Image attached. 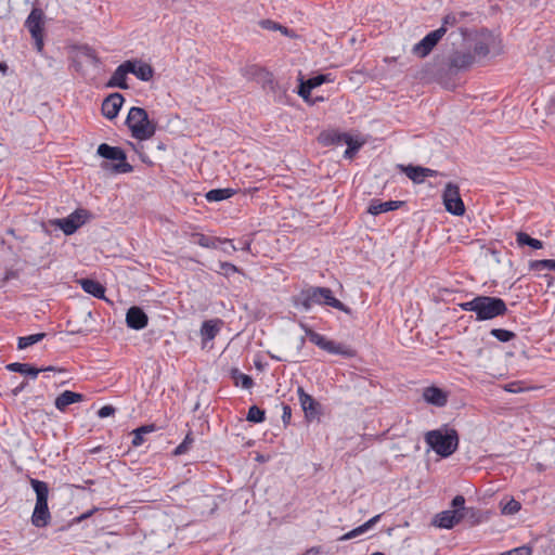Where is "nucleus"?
Segmentation results:
<instances>
[{
    "instance_id": "32",
    "label": "nucleus",
    "mask_w": 555,
    "mask_h": 555,
    "mask_svg": "<svg viewBox=\"0 0 555 555\" xmlns=\"http://www.w3.org/2000/svg\"><path fill=\"white\" fill-rule=\"evenodd\" d=\"M501 513L503 515H514L519 512L521 505L515 499H506L500 502Z\"/></svg>"
},
{
    "instance_id": "13",
    "label": "nucleus",
    "mask_w": 555,
    "mask_h": 555,
    "mask_svg": "<svg viewBox=\"0 0 555 555\" xmlns=\"http://www.w3.org/2000/svg\"><path fill=\"white\" fill-rule=\"evenodd\" d=\"M299 403L305 412L307 420H313L319 415L320 404L304 388L297 389Z\"/></svg>"
},
{
    "instance_id": "25",
    "label": "nucleus",
    "mask_w": 555,
    "mask_h": 555,
    "mask_svg": "<svg viewBox=\"0 0 555 555\" xmlns=\"http://www.w3.org/2000/svg\"><path fill=\"white\" fill-rule=\"evenodd\" d=\"M474 62V56L469 52H455L450 61L452 67L465 69Z\"/></svg>"
},
{
    "instance_id": "4",
    "label": "nucleus",
    "mask_w": 555,
    "mask_h": 555,
    "mask_svg": "<svg viewBox=\"0 0 555 555\" xmlns=\"http://www.w3.org/2000/svg\"><path fill=\"white\" fill-rule=\"evenodd\" d=\"M31 488L36 493V504L31 515V524L37 528L47 527L51 520V514L48 507L49 487L47 482L30 479Z\"/></svg>"
},
{
    "instance_id": "39",
    "label": "nucleus",
    "mask_w": 555,
    "mask_h": 555,
    "mask_svg": "<svg viewBox=\"0 0 555 555\" xmlns=\"http://www.w3.org/2000/svg\"><path fill=\"white\" fill-rule=\"evenodd\" d=\"M490 334L498 340L503 343H507L515 337V334L513 332L503 328H493L491 330Z\"/></svg>"
},
{
    "instance_id": "31",
    "label": "nucleus",
    "mask_w": 555,
    "mask_h": 555,
    "mask_svg": "<svg viewBox=\"0 0 555 555\" xmlns=\"http://www.w3.org/2000/svg\"><path fill=\"white\" fill-rule=\"evenodd\" d=\"M516 242L519 246L528 245L534 249H541L543 247L542 241L532 238L525 232H518L516 234Z\"/></svg>"
},
{
    "instance_id": "5",
    "label": "nucleus",
    "mask_w": 555,
    "mask_h": 555,
    "mask_svg": "<svg viewBox=\"0 0 555 555\" xmlns=\"http://www.w3.org/2000/svg\"><path fill=\"white\" fill-rule=\"evenodd\" d=\"M126 124L132 137L141 141L152 138L156 130L155 125L149 119L146 111L141 107L130 108Z\"/></svg>"
},
{
    "instance_id": "35",
    "label": "nucleus",
    "mask_w": 555,
    "mask_h": 555,
    "mask_svg": "<svg viewBox=\"0 0 555 555\" xmlns=\"http://www.w3.org/2000/svg\"><path fill=\"white\" fill-rule=\"evenodd\" d=\"M44 336H46L44 333H37V334H31L28 336L20 337L17 347H18V349H26V348L39 343L40 340H42Z\"/></svg>"
},
{
    "instance_id": "19",
    "label": "nucleus",
    "mask_w": 555,
    "mask_h": 555,
    "mask_svg": "<svg viewBox=\"0 0 555 555\" xmlns=\"http://www.w3.org/2000/svg\"><path fill=\"white\" fill-rule=\"evenodd\" d=\"M328 81H332L330 75H323V74L311 77L305 81L301 80L298 93L301 98L307 100L309 98L312 89L321 86L324 82H328Z\"/></svg>"
},
{
    "instance_id": "1",
    "label": "nucleus",
    "mask_w": 555,
    "mask_h": 555,
    "mask_svg": "<svg viewBox=\"0 0 555 555\" xmlns=\"http://www.w3.org/2000/svg\"><path fill=\"white\" fill-rule=\"evenodd\" d=\"M463 311L476 313L477 321L491 320L504 315L507 311L503 299L490 296H476L472 300L459 304Z\"/></svg>"
},
{
    "instance_id": "7",
    "label": "nucleus",
    "mask_w": 555,
    "mask_h": 555,
    "mask_svg": "<svg viewBox=\"0 0 555 555\" xmlns=\"http://www.w3.org/2000/svg\"><path fill=\"white\" fill-rule=\"evenodd\" d=\"M300 326L305 331L309 340L322 350L332 354H340L345 357L353 356V351L348 346L330 340L325 336L312 331L305 324H300Z\"/></svg>"
},
{
    "instance_id": "17",
    "label": "nucleus",
    "mask_w": 555,
    "mask_h": 555,
    "mask_svg": "<svg viewBox=\"0 0 555 555\" xmlns=\"http://www.w3.org/2000/svg\"><path fill=\"white\" fill-rule=\"evenodd\" d=\"M423 398L427 403L441 408L448 402V392L441 388L430 386L424 389Z\"/></svg>"
},
{
    "instance_id": "37",
    "label": "nucleus",
    "mask_w": 555,
    "mask_h": 555,
    "mask_svg": "<svg viewBox=\"0 0 555 555\" xmlns=\"http://www.w3.org/2000/svg\"><path fill=\"white\" fill-rule=\"evenodd\" d=\"M529 267L533 271H542V270L555 271V260L554 259L533 260L530 262Z\"/></svg>"
},
{
    "instance_id": "6",
    "label": "nucleus",
    "mask_w": 555,
    "mask_h": 555,
    "mask_svg": "<svg viewBox=\"0 0 555 555\" xmlns=\"http://www.w3.org/2000/svg\"><path fill=\"white\" fill-rule=\"evenodd\" d=\"M98 154L105 159L117 162L112 166H109L107 163L103 164V169H112L114 172L118 173H126L132 170V166L126 162V154L120 147L102 143L98 147Z\"/></svg>"
},
{
    "instance_id": "38",
    "label": "nucleus",
    "mask_w": 555,
    "mask_h": 555,
    "mask_svg": "<svg viewBox=\"0 0 555 555\" xmlns=\"http://www.w3.org/2000/svg\"><path fill=\"white\" fill-rule=\"evenodd\" d=\"M247 421L253 423H261L264 421V411L256 405L249 408L247 413Z\"/></svg>"
},
{
    "instance_id": "44",
    "label": "nucleus",
    "mask_w": 555,
    "mask_h": 555,
    "mask_svg": "<svg viewBox=\"0 0 555 555\" xmlns=\"http://www.w3.org/2000/svg\"><path fill=\"white\" fill-rule=\"evenodd\" d=\"M219 245H221L220 248L222 249V251L228 255H231L236 250V247L233 245L232 241L228 240V238H224V240L219 238L218 246Z\"/></svg>"
},
{
    "instance_id": "48",
    "label": "nucleus",
    "mask_w": 555,
    "mask_h": 555,
    "mask_svg": "<svg viewBox=\"0 0 555 555\" xmlns=\"http://www.w3.org/2000/svg\"><path fill=\"white\" fill-rule=\"evenodd\" d=\"M115 413V409L112 405H104L98 411V416L101 418L108 417Z\"/></svg>"
},
{
    "instance_id": "8",
    "label": "nucleus",
    "mask_w": 555,
    "mask_h": 555,
    "mask_svg": "<svg viewBox=\"0 0 555 555\" xmlns=\"http://www.w3.org/2000/svg\"><path fill=\"white\" fill-rule=\"evenodd\" d=\"M443 205L446 210L454 216H463L465 212V205L460 195V189L454 183H447L442 194Z\"/></svg>"
},
{
    "instance_id": "56",
    "label": "nucleus",
    "mask_w": 555,
    "mask_h": 555,
    "mask_svg": "<svg viewBox=\"0 0 555 555\" xmlns=\"http://www.w3.org/2000/svg\"><path fill=\"white\" fill-rule=\"evenodd\" d=\"M7 70H8V66H7V64H5V63L0 62V73H1L2 75H5Z\"/></svg>"
},
{
    "instance_id": "46",
    "label": "nucleus",
    "mask_w": 555,
    "mask_h": 555,
    "mask_svg": "<svg viewBox=\"0 0 555 555\" xmlns=\"http://www.w3.org/2000/svg\"><path fill=\"white\" fill-rule=\"evenodd\" d=\"M464 504H465L464 496L463 495H456L452 500L451 506H452V509H456V511L462 512V509L464 508Z\"/></svg>"
},
{
    "instance_id": "24",
    "label": "nucleus",
    "mask_w": 555,
    "mask_h": 555,
    "mask_svg": "<svg viewBox=\"0 0 555 555\" xmlns=\"http://www.w3.org/2000/svg\"><path fill=\"white\" fill-rule=\"evenodd\" d=\"M79 284L86 293L96 298H104L105 288L98 281L91 279H81L79 280Z\"/></svg>"
},
{
    "instance_id": "50",
    "label": "nucleus",
    "mask_w": 555,
    "mask_h": 555,
    "mask_svg": "<svg viewBox=\"0 0 555 555\" xmlns=\"http://www.w3.org/2000/svg\"><path fill=\"white\" fill-rule=\"evenodd\" d=\"M422 171L424 172V177L425 178L438 176V172L436 170L430 169V168L423 167Z\"/></svg>"
},
{
    "instance_id": "47",
    "label": "nucleus",
    "mask_w": 555,
    "mask_h": 555,
    "mask_svg": "<svg viewBox=\"0 0 555 555\" xmlns=\"http://www.w3.org/2000/svg\"><path fill=\"white\" fill-rule=\"evenodd\" d=\"M502 555H531V550L527 546H520Z\"/></svg>"
},
{
    "instance_id": "16",
    "label": "nucleus",
    "mask_w": 555,
    "mask_h": 555,
    "mask_svg": "<svg viewBox=\"0 0 555 555\" xmlns=\"http://www.w3.org/2000/svg\"><path fill=\"white\" fill-rule=\"evenodd\" d=\"M223 322L220 319H212L203 322L201 326V337L203 348L207 346V343L212 340L220 332Z\"/></svg>"
},
{
    "instance_id": "42",
    "label": "nucleus",
    "mask_w": 555,
    "mask_h": 555,
    "mask_svg": "<svg viewBox=\"0 0 555 555\" xmlns=\"http://www.w3.org/2000/svg\"><path fill=\"white\" fill-rule=\"evenodd\" d=\"M240 272L238 268L230 262H220V271L219 273L223 274L224 276L229 278L232 274Z\"/></svg>"
},
{
    "instance_id": "29",
    "label": "nucleus",
    "mask_w": 555,
    "mask_h": 555,
    "mask_svg": "<svg viewBox=\"0 0 555 555\" xmlns=\"http://www.w3.org/2000/svg\"><path fill=\"white\" fill-rule=\"evenodd\" d=\"M235 194L232 189H214L206 193L205 197L208 202H220L228 199Z\"/></svg>"
},
{
    "instance_id": "28",
    "label": "nucleus",
    "mask_w": 555,
    "mask_h": 555,
    "mask_svg": "<svg viewBox=\"0 0 555 555\" xmlns=\"http://www.w3.org/2000/svg\"><path fill=\"white\" fill-rule=\"evenodd\" d=\"M400 170L406 175L414 183H422L425 180L423 167L421 166H399Z\"/></svg>"
},
{
    "instance_id": "57",
    "label": "nucleus",
    "mask_w": 555,
    "mask_h": 555,
    "mask_svg": "<svg viewBox=\"0 0 555 555\" xmlns=\"http://www.w3.org/2000/svg\"><path fill=\"white\" fill-rule=\"evenodd\" d=\"M41 370V372H54L56 369L54 366H47L42 367Z\"/></svg>"
},
{
    "instance_id": "22",
    "label": "nucleus",
    "mask_w": 555,
    "mask_h": 555,
    "mask_svg": "<svg viewBox=\"0 0 555 555\" xmlns=\"http://www.w3.org/2000/svg\"><path fill=\"white\" fill-rule=\"evenodd\" d=\"M402 205H403V202H401V201H388V202L373 201V202H371L367 211L371 215L376 216L382 212L396 210L399 207H401Z\"/></svg>"
},
{
    "instance_id": "40",
    "label": "nucleus",
    "mask_w": 555,
    "mask_h": 555,
    "mask_svg": "<svg viewBox=\"0 0 555 555\" xmlns=\"http://www.w3.org/2000/svg\"><path fill=\"white\" fill-rule=\"evenodd\" d=\"M260 26H261L262 28L270 29V30H280V31H281V33H283L285 36H291L289 30H288L286 27H284V26H282V25H280V24H278V23H275V22H273V21H270V20H263V21H261V22H260Z\"/></svg>"
},
{
    "instance_id": "20",
    "label": "nucleus",
    "mask_w": 555,
    "mask_h": 555,
    "mask_svg": "<svg viewBox=\"0 0 555 555\" xmlns=\"http://www.w3.org/2000/svg\"><path fill=\"white\" fill-rule=\"evenodd\" d=\"M128 62V70L130 74H133L138 79L142 81H149L153 77V68L151 65L143 63L141 61H127Z\"/></svg>"
},
{
    "instance_id": "45",
    "label": "nucleus",
    "mask_w": 555,
    "mask_h": 555,
    "mask_svg": "<svg viewBox=\"0 0 555 555\" xmlns=\"http://www.w3.org/2000/svg\"><path fill=\"white\" fill-rule=\"evenodd\" d=\"M192 443L193 438L190 435H186L184 440L176 448L175 454L179 455L185 453Z\"/></svg>"
},
{
    "instance_id": "49",
    "label": "nucleus",
    "mask_w": 555,
    "mask_h": 555,
    "mask_svg": "<svg viewBox=\"0 0 555 555\" xmlns=\"http://www.w3.org/2000/svg\"><path fill=\"white\" fill-rule=\"evenodd\" d=\"M143 443V434H141L139 430L133 431V439L132 444L135 447H139Z\"/></svg>"
},
{
    "instance_id": "33",
    "label": "nucleus",
    "mask_w": 555,
    "mask_h": 555,
    "mask_svg": "<svg viewBox=\"0 0 555 555\" xmlns=\"http://www.w3.org/2000/svg\"><path fill=\"white\" fill-rule=\"evenodd\" d=\"M194 243L205 248H218V237L206 236L201 233H194L192 235Z\"/></svg>"
},
{
    "instance_id": "14",
    "label": "nucleus",
    "mask_w": 555,
    "mask_h": 555,
    "mask_svg": "<svg viewBox=\"0 0 555 555\" xmlns=\"http://www.w3.org/2000/svg\"><path fill=\"white\" fill-rule=\"evenodd\" d=\"M149 318L146 313L137 306H133L128 309L126 314V323L127 326L132 330H142L147 325Z\"/></svg>"
},
{
    "instance_id": "27",
    "label": "nucleus",
    "mask_w": 555,
    "mask_h": 555,
    "mask_svg": "<svg viewBox=\"0 0 555 555\" xmlns=\"http://www.w3.org/2000/svg\"><path fill=\"white\" fill-rule=\"evenodd\" d=\"M76 61L79 64H88L95 66L99 63V59L95 52L90 48H82L76 54Z\"/></svg>"
},
{
    "instance_id": "2",
    "label": "nucleus",
    "mask_w": 555,
    "mask_h": 555,
    "mask_svg": "<svg viewBox=\"0 0 555 555\" xmlns=\"http://www.w3.org/2000/svg\"><path fill=\"white\" fill-rule=\"evenodd\" d=\"M296 306L304 310H310L314 305H326L337 310L348 312V308L333 296V292L327 287L311 286L302 289L295 300Z\"/></svg>"
},
{
    "instance_id": "52",
    "label": "nucleus",
    "mask_w": 555,
    "mask_h": 555,
    "mask_svg": "<svg viewBox=\"0 0 555 555\" xmlns=\"http://www.w3.org/2000/svg\"><path fill=\"white\" fill-rule=\"evenodd\" d=\"M505 390L508 391V392H514L515 393V392H518L520 390V388L516 387L515 384H507L505 386Z\"/></svg>"
},
{
    "instance_id": "53",
    "label": "nucleus",
    "mask_w": 555,
    "mask_h": 555,
    "mask_svg": "<svg viewBox=\"0 0 555 555\" xmlns=\"http://www.w3.org/2000/svg\"><path fill=\"white\" fill-rule=\"evenodd\" d=\"M137 430H139L141 434H147V433H151L153 430V426H142L140 428H138Z\"/></svg>"
},
{
    "instance_id": "9",
    "label": "nucleus",
    "mask_w": 555,
    "mask_h": 555,
    "mask_svg": "<svg viewBox=\"0 0 555 555\" xmlns=\"http://www.w3.org/2000/svg\"><path fill=\"white\" fill-rule=\"evenodd\" d=\"M44 24V13L39 8H34L26 18L25 26L35 40L36 48L41 51L43 48L42 30Z\"/></svg>"
},
{
    "instance_id": "10",
    "label": "nucleus",
    "mask_w": 555,
    "mask_h": 555,
    "mask_svg": "<svg viewBox=\"0 0 555 555\" xmlns=\"http://www.w3.org/2000/svg\"><path fill=\"white\" fill-rule=\"evenodd\" d=\"M88 212L86 210L78 209L66 218L55 219L53 224L60 228L66 235H70L86 222Z\"/></svg>"
},
{
    "instance_id": "23",
    "label": "nucleus",
    "mask_w": 555,
    "mask_h": 555,
    "mask_svg": "<svg viewBox=\"0 0 555 555\" xmlns=\"http://www.w3.org/2000/svg\"><path fill=\"white\" fill-rule=\"evenodd\" d=\"M380 514L379 515H376L374 517H372L371 519H369L367 521H365L363 525L350 530L349 532L345 533L344 535H341L339 538L340 541H348V540H351L353 538H357L363 533H365L366 531H369L370 529H372L377 522L378 520L380 519Z\"/></svg>"
},
{
    "instance_id": "15",
    "label": "nucleus",
    "mask_w": 555,
    "mask_h": 555,
    "mask_svg": "<svg viewBox=\"0 0 555 555\" xmlns=\"http://www.w3.org/2000/svg\"><path fill=\"white\" fill-rule=\"evenodd\" d=\"M124 96L120 93L109 94L102 103V113L108 119H114L124 103Z\"/></svg>"
},
{
    "instance_id": "12",
    "label": "nucleus",
    "mask_w": 555,
    "mask_h": 555,
    "mask_svg": "<svg viewBox=\"0 0 555 555\" xmlns=\"http://www.w3.org/2000/svg\"><path fill=\"white\" fill-rule=\"evenodd\" d=\"M463 512L456 509H448L437 514L433 520V525L442 529H451L457 525L463 519Z\"/></svg>"
},
{
    "instance_id": "54",
    "label": "nucleus",
    "mask_w": 555,
    "mask_h": 555,
    "mask_svg": "<svg viewBox=\"0 0 555 555\" xmlns=\"http://www.w3.org/2000/svg\"><path fill=\"white\" fill-rule=\"evenodd\" d=\"M91 514H92V511H90V512H88V513H85V514L80 515L79 517H77V518H76V520H77L78 522H80L81 520H83V519L88 518Z\"/></svg>"
},
{
    "instance_id": "41",
    "label": "nucleus",
    "mask_w": 555,
    "mask_h": 555,
    "mask_svg": "<svg viewBox=\"0 0 555 555\" xmlns=\"http://www.w3.org/2000/svg\"><path fill=\"white\" fill-rule=\"evenodd\" d=\"M335 134H340V133L336 132V131L323 133V134H321V140L325 144H343L344 139H338Z\"/></svg>"
},
{
    "instance_id": "30",
    "label": "nucleus",
    "mask_w": 555,
    "mask_h": 555,
    "mask_svg": "<svg viewBox=\"0 0 555 555\" xmlns=\"http://www.w3.org/2000/svg\"><path fill=\"white\" fill-rule=\"evenodd\" d=\"M338 139H344V144H347L348 147L344 153L346 158H351L356 152L361 147L362 142L354 140L349 134H335Z\"/></svg>"
},
{
    "instance_id": "55",
    "label": "nucleus",
    "mask_w": 555,
    "mask_h": 555,
    "mask_svg": "<svg viewBox=\"0 0 555 555\" xmlns=\"http://www.w3.org/2000/svg\"><path fill=\"white\" fill-rule=\"evenodd\" d=\"M25 385H26V384H25V383H23V384H21L20 386L15 387V388L13 389V393H14V395L20 393V392L24 389Z\"/></svg>"
},
{
    "instance_id": "18",
    "label": "nucleus",
    "mask_w": 555,
    "mask_h": 555,
    "mask_svg": "<svg viewBox=\"0 0 555 555\" xmlns=\"http://www.w3.org/2000/svg\"><path fill=\"white\" fill-rule=\"evenodd\" d=\"M128 65L129 64L127 61L120 64L107 81L106 87L127 89V75L130 74V70H128Z\"/></svg>"
},
{
    "instance_id": "43",
    "label": "nucleus",
    "mask_w": 555,
    "mask_h": 555,
    "mask_svg": "<svg viewBox=\"0 0 555 555\" xmlns=\"http://www.w3.org/2000/svg\"><path fill=\"white\" fill-rule=\"evenodd\" d=\"M457 22H459V17L456 16V14L450 13L443 17L442 25L439 28H443L444 34H446L448 30V27L454 26Z\"/></svg>"
},
{
    "instance_id": "11",
    "label": "nucleus",
    "mask_w": 555,
    "mask_h": 555,
    "mask_svg": "<svg viewBox=\"0 0 555 555\" xmlns=\"http://www.w3.org/2000/svg\"><path fill=\"white\" fill-rule=\"evenodd\" d=\"M443 36V28L430 31L420 42L413 46V54L421 59L427 56Z\"/></svg>"
},
{
    "instance_id": "58",
    "label": "nucleus",
    "mask_w": 555,
    "mask_h": 555,
    "mask_svg": "<svg viewBox=\"0 0 555 555\" xmlns=\"http://www.w3.org/2000/svg\"><path fill=\"white\" fill-rule=\"evenodd\" d=\"M372 555H385V554H384V553H382V552H375V553H373Z\"/></svg>"
},
{
    "instance_id": "51",
    "label": "nucleus",
    "mask_w": 555,
    "mask_h": 555,
    "mask_svg": "<svg viewBox=\"0 0 555 555\" xmlns=\"http://www.w3.org/2000/svg\"><path fill=\"white\" fill-rule=\"evenodd\" d=\"M291 418V408L288 405H284L283 408V421L286 422V420Z\"/></svg>"
},
{
    "instance_id": "34",
    "label": "nucleus",
    "mask_w": 555,
    "mask_h": 555,
    "mask_svg": "<svg viewBox=\"0 0 555 555\" xmlns=\"http://www.w3.org/2000/svg\"><path fill=\"white\" fill-rule=\"evenodd\" d=\"M232 378L234 379V384L236 386H241L244 389H249L253 387L254 382L249 375H246L238 370L232 371Z\"/></svg>"
},
{
    "instance_id": "26",
    "label": "nucleus",
    "mask_w": 555,
    "mask_h": 555,
    "mask_svg": "<svg viewBox=\"0 0 555 555\" xmlns=\"http://www.w3.org/2000/svg\"><path fill=\"white\" fill-rule=\"evenodd\" d=\"M7 370H9L11 372H17V373H21L24 375H29L33 378H36L38 376V374L42 371V370H38L37 367H35L28 363H18V362L8 364Z\"/></svg>"
},
{
    "instance_id": "36",
    "label": "nucleus",
    "mask_w": 555,
    "mask_h": 555,
    "mask_svg": "<svg viewBox=\"0 0 555 555\" xmlns=\"http://www.w3.org/2000/svg\"><path fill=\"white\" fill-rule=\"evenodd\" d=\"M494 42L493 38H488L486 40H479L476 42L474 51L478 56H487L491 51L490 44Z\"/></svg>"
},
{
    "instance_id": "3",
    "label": "nucleus",
    "mask_w": 555,
    "mask_h": 555,
    "mask_svg": "<svg viewBox=\"0 0 555 555\" xmlns=\"http://www.w3.org/2000/svg\"><path fill=\"white\" fill-rule=\"evenodd\" d=\"M425 442L441 457L452 455L459 447V435L454 428L441 426L425 434Z\"/></svg>"
},
{
    "instance_id": "21",
    "label": "nucleus",
    "mask_w": 555,
    "mask_h": 555,
    "mask_svg": "<svg viewBox=\"0 0 555 555\" xmlns=\"http://www.w3.org/2000/svg\"><path fill=\"white\" fill-rule=\"evenodd\" d=\"M82 400L83 395L70 390H65L56 397L54 404L59 411L64 412L69 404L81 402Z\"/></svg>"
}]
</instances>
